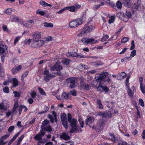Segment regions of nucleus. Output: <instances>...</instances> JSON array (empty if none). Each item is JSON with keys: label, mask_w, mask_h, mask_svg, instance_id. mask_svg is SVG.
Here are the masks:
<instances>
[{"label": "nucleus", "mask_w": 145, "mask_h": 145, "mask_svg": "<svg viewBox=\"0 0 145 145\" xmlns=\"http://www.w3.org/2000/svg\"><path fill=\"white\" fill-rule=\"evenodd\" d=\"M68 119L69 122L71 123V126L72 128L69 132L71 133L77 132V129L79 127L77 125V120L74 119H72L71 115L69 114L68 115Z\"/></svg>", "instance_id": "1"}, {"label": "nucleus", "mask_w": 145, "mask_h": 145, "mask_svg": "<svg viewBox=\"0 0 145 145\" xmlns=\"http://www.w3.org/2000/svg\"><path fill=\"white\" fill-rule=\"evenodd\" d=\"M63 69L62 66L60 65L59 63L58 62H56L55 64L53 66H50V69L51 71H55V72H53L52 73L53 74H57L59 75H61V72L58 73V72L59 71Z\"/></svg>", "instance_id": "2"}, {"label": "nucleus", "mask_w": 145, "mask_h": 145, "mask_svg": "<svg viewBox=\"0 0 145 145\" xmlns=\"http://www.w3.org/2000/svg\"><path fill=\"white\" fill-rule=\"evenodd\" d=\"M94 28V27L93 26H88L87 25H85L83 29H82L81 33L78 34V35L80 37L82 34L85 35H87L91 32Z\"/></svg>", "instance_id": "3"}, {"label": "nucleus", "mask_w": 145, "mask_h": 145, "mask_svg": "<svg viewBox=\"0 0 145 145\" xmlns=\"http://www.w3.org/2000/svg\"><path fill=\"white\" fill-rule=\"evenodd\" d=\"M82 19L81 18H77L70 22L69 23V27L71 28H74L82 24Z\"/></svg>", "instance_id": "4"}, {"label": "nucleus", "mask_w": 145, "mask_h": 145, "mask_svg": "<svg viewBox=\"0 0 145 145\" xmlns=\"http://www.w3.org/2000/svg\"><path fill=\"white\" fill-rule=\"evenodd\" d=\"M49 121L47 120H45L42 122L40 130L42 131H47L49 132L52 131V129L49 125Z\"/></svg>", "instance_id": "5"}, {"label": "nucleus", "mask_w": 145, "mask_h": 145, "mask_svg": "<svg viewBox=\"0 0 145 145\" xmlns=\"http://www.w3.org/2000/svg\"><path fill=\"white\" fill-rule=\"evenodd\" d=\"M7 50V46L3 43H1V56L2 62H4V59L6 56V52Z\"/></svg>", "instance_id": "6"}, {"label": "nucleus", "mask_w": 145, "mask_h": 145, "mask_svg": "<svg viewBox=\"0 0 145 145\" xmlns=\"http://www.w3.org/2000/svg\"><path fill=\"white\" fill-rule=\"evenodd\" d=\"M105 122L103 118H100L95 127V129L97 132L101 131L103 129V125H105Z\"/></svg>", "instance_id": "7"}, {"label": "nucleus", "mask_w": 145, "mask_h": 145, "mask_svg": "<svg viewBox=\"0 0 145 145\" xmlns=\"http://www.w3.org/2000/svg\"><path fill=\"white\" fill-rule=\"evenodd\" d=\"M43 73V74L45 75L44 77V79L46 82L49 81L50 79L55 77V75L49 74V71L47 70L44 71Z\"/></svg>", "instance_id": "8"}, {"label": "nucleus", "mask_w": 145, "mask_h": 145, "mask_svg": "<svg viewBox=\"0 0 145 145\" xmlns=\"http://www.w3.org/2000/svg\"><path fill=\"white\" fill-rule=\"evenodd\" d=\"M44 42L43 40L40 41L33 40V43L31 45V47L34 48H40L44 44Z\"/></svg>", "instance_id": "9"}, {"label": "nucleus", "mask_w": 145, "mask_h": 145, "mask_svg": "<svg viewBox=\"0 0 145 145\" xmlns=\"http://www.w3.org/2000/svg\"><path fill=\"white\" fill-rule=\"evenodd\" d=\"M80 82V87L84 89L88 90L90 89V87L88 84L85 83L83 79L80 78L79 79Z\"/></svg>", "instance_id": "10"}, {"label": "nucleus", "mask_w": 145, "mask_h": 145, "mask_svg": "<svg viewBox=\"0 0 145 145\" xmlns=\"http://www.w3.org/2000/svg\"><path fill=\"white\" fill-rule=\"evenodd\" d=\"M75 81V79L74 78H68L66 80V82L69 85V87L71 88L74 87Z\"/></svg>", "instance_id": "11"}, {"label": "nucleus", "mask_w": 145, "mask_h": 145, "mask_svg": "<svg viewBox=\"0 0 145 145\" xmlns=\"http://www.w3.org/2000/svg\"><path fill=\"white\" fill-rule=\"evenodd\" d=\"M41 33L40 32L37 31L34 33L33 35V40H35L40 41L41 39Z\"/></svg>", "instance_id": "12"}, {"label": "nucleus", "mask_w": 145, "mask_h": 145, "mask_svg": "<svg viewBox=\"0 0 145 145\" xmlns=\"http://www.w3.org/2000/svg\"><path fill=\"white\" fill-rule=\"evenodd\" d=\"M108 75L107 72H102L101 73L99 76H95V80L101 81L103 79L105 78Z\"/></svg>", "instance_id": "13"}, {"label": "nucleus", "mask_w": 145, "mask_h": 145, "mask_svg": "<svg viewBox=\"0 0 145 145\" xmlns=\"http://www.w3.org/2000/svg\"><path fill=\"white\" fill-rule=\"evenodd\" d=\"M126 88L127 89V91L128 95L132 97H133V94L134 93V91L135 90V88L134 86H132L131 88L133 89V91L129 88V86H126Z\"/></svg>", "instance_id": "14"}, {"label": "nucleus", "mask_w": 145, "mask_h": 145, "mask_svg": "<svg viewBox=\"0 0 145 145\" xmlns=\"http://www.w3.org/2000/svg\"><path fill=\"white\" fill-rule=\"evenodd\" d=\"M45 134V132L44 131H42L40 130V132L37 134L34 137V138L37 140H41L42 136H44Z\"/></svg>", "instance_id": "15"}, {"label": "nucleus", "mask_w": 145, "mask_h": 145, "mask_svg": "<svg viewBox=\"0 0 145 145\" xmlns=\"http://www.w3.org/2000/svg\"><path fill=\"white\" fill-rule=\"evenodd\" d=\"M11 80L13 87H16L18 85L20 82L16 78H13Z\"/></svg>", "instance_id": "16"}, {"label": "nucleus", "mask_w": 145, "mask_h": 145, "mask_svg": "<svg viewBox=\"0 0 145 145\" xmlns=\"http://www.w3.org/2000/svg\"><path fill=\"white\" fill-rule=\"evenodd\" d=\"M68 133H64L60 135V137L61 138L65 140H68L70 139V137L68 135Z\"/></svg>", "instance_id": "17"}, {"label": "nucleus", "mask_w": 145, "mask_h": 145, "mask_svg": "<svg viewBox=\"0 0 145 145\" xmlns=\"http://www.w3.org/2000/svg\"><path fill=\"white\" fill-rule=\"evenodd\" d=\"M122 3L126 7H130L131 6L130 0H121Z\"/></svg>", "instance_id": "18"}, {"label": "nucleus", "mask_w": 145, "mask_h": 145, "mask_svg": "<svg viewBox=\"0 0 145 145\" xmlns=\"http://www.w3.org/2000/svg\"><path fill=\"white\" fill-rule=\"evenodd\" d=\"M9 136V135H5L1 138V145H4L7 142V141L4 142L3 141L8 138Z\"/></svg>", "instance_id": "19"}, {"label": "nucleus", "mask_w": 145, "mask_h": 145, "mask_svg": "<svg viewBox=\"0 0 145 145\" xmlns=\"http://www.w3.org/2000/svg\"><path fill=\"white\" fill-rule=\"evenodd\" d=\"M94 120L93 118L90 117L86 119V125H89L93 123Z\"/></svg>", "instance_id": "20"}, {"label": "nucleus", "mask_w": 145, "mask_h": 145, "mask_svg": "<svg viewBox=\"0 0 145 145\" xmlns=\"http://www.w3.org/2000/svg\"><path fill=\"white\" fill-rule=\"evenodd\" d=\"M127 76V74L124 72H122L119 74L117 76V79L118 80L122 79Z\"/></svg>", "instance_id": "21"}, {"label": "nucleus", "mask_w": 145, "mask_h": 145, "mask_svg": "<svg viewBox=\"0 0 145 145\" xmlns=\"http://www.w3.org/2000/svg\"><path fill=\"white\" fill-rule=\"evenodd\" d=\"M20 133V131L17 133L16 134L9 142L8 143V145H10V144L14 141L15 140L16 138L19 135Z\"/></svg>", "instance_id": "22"}, {"label": "nucleus", "mask_w": 145, "mask_h": 145, "mask_svg": "<svg viewBox=\"0 0 145 145\" xmlns=\"http://www.w3.org/2000/svg\"><path fill=\"white\" fill-rule=\"evenodd\" d=\"M69 96V94L66 92L63 93L61 96L60 99L61 100H63L65 99H67Z\"/></svg>", "instance_id": "23"}, {"label": "nucleus", "mask_w": 145, "mask_h": 145, "mask_svg": "<svg viewBox=\"0 0 145 145\" xmlns=\"http://www.w3.org/2000/svg\"><path fill=\"white\" fill-rule=\"evenodd\" d=\"M111 114L110 112H103V117L104 118H109L111 116Z\"/></svg>", "instance_id": "24"}, {"label": "nucleus", "mask_w": 145, "mask_h": 145, "mask_svg": "<svg viewBox=\"0 0 145 145\" xmlns=\"http://www.w3.org/2000/svg\"><path fill=\"white\" fill-rule=\"evenodd\" d=\"M18 102L16 101L14 104V106L11 112L12 114H13L15 112L17 108H18Z\"/></svg>", "instance_id": "25"}, {"label": "nucleus", "mask_w": 145, "mask_h": 145, "mask_svg": "<svg viewBox=\"0 0 145 145\" xmlns=\"http://www.w3.org/2000/svg\"><path fill=\"white\" fill-rule=\"evenodd\" d=\"M66 10H68L69 11L74 12L76 10L74 6L73 5L72 6H68L65 7Z\"/></svg>", "instance_id": "26"}, {"label": "nucleus", "mask_w": 145, "mask_h": 145, "mask_svg": "<svg viewBox=\"0 0 145 145\" xmlns=\"http://www.w3.org/2000/svg\"><path fill=\"white\" fill-rule=\"evenodd\" d=\"M8 108L7 105L4 103L3 102H2L1 103V110H5Z\"/></svg>", "instance_id": "27"}, {"label": "nucleus", "mask_w": 145, "mask_h": 145, "mask_svg": "<svg viewBox=\"0 0 145 145\" xmlns=\"http://www.w3.org/2000/svg\"><path fill=\"white\" fill-rule=\"evenodd\" d=\"M40 4L44 7L49 6L51 7L52 6V5L48 4L43 1H40Z\"/></svg>", "instance_id": "28"}, {"label": "nucleus", "mask_w": 145, "mask_h": 145, "mask_svg": "<svg viewBox=\"0 0 145 145\" xmlns=\"http://www.w3.org/2000/svg\"><path fill=\"white\" fill-rule=\"evenodd\" d=\"M79 67H80L82 69H86L89 68V66L87 65H84L82 63L80 64Z\"/></svg>", "instance_id": "29"}, {"label": "nucleus", "mask_w": 145, "mask_h": 145, "mask_svg": "<svg viewBox=\"0 0 145 145\" xmlns=\"http://www.w3.org/2000/svg\"><path fill=\"white\" fill-rule=\"evenodd\" d=\"M11 17L12 18V20L13 22H20L19 19L15 15H12L11 16Z\"/></svg>", "instance_id": "30"}, {"label": "nucleus", "mask_w": 145, "mask_h": 145, "mask_svg": "<svg viewBox=\"0 0 145 145\" xmlns=\"http://www.w3.org/2000/svg\"><path fill=\"white\" fill-rule=\"evenodd\" d=\"M97 104L98 105L99 109H102L103 108V105L101 103V101L100 100L98 99L97 100Z\"/></svg>", "instance_id": "31"}, {"label": "nucleus", "mask_w": 145, "mask_h": 145, "mask_svg": "<svg viewBox=\"0 0 145 145\" xmlns=\"http://www.w3.org/2000/svg\"><path fill=\"white\" fill-rule=\"evenodd\" d=\"M62 61L65 65H67L70 63V60L69 59L66 58L63 60Z\"/></svg>", "instance_id": "32"}, {"label": "nucleus", "mask_w": 145, "mask_h": 145, "mask_svg": "<svg viewBox=\"0 0 145 145\" xmlns=\"http://www.w3.org/2000/svg\"><path fill=\"white\" fill-rule=\"evenodd\" d=\"M44 27H53V24L50 23L44 22L43 24Z\"/></svg>", "instance_id": "33"}, {"label": "nucleus", "mask_w": 145, "mask_h": 145, "mask_svg": "<svg viewBox=\"0 0 145 145\" xmlns=\"http://www.w3.org/2000/svg\"><path fill=\"white\" fill-rule=\"evenodd\" d=\"M66 116V114L65 113L61 114L60 116L61 121L67 120Z\"/></svg>", "instance_id": "34"}, {"label": "nucleus", "mask_w": 145, "mask_h": 145, "mask_svg": "<svg viewBox=\"0 0 145 145\" xmlns=\"http://www.w3.org/2000/svg\"><path fill=\"white\" fill-rule=\"evenodd\" d=\"M88 44H94L97 42L96 41H95L93 39L88 38L87 41Z\"/></svg>", "instance_id": "35"}, {"label": "nucleus", "mask_w": 145, "mask_h": 145, "mask_svg": "<svg viewBox=\"0 0 145 145\" xmlns=\"http://www.w3.org/2000/svg\"><path fill=\"white\" fill-rule=\"evenodd\" d=\"M104 5V3L103 2H101L100 4L98 5H95L93 7V10H95L99 8L101 6H103Z\"/></svg>", "instance_id": "36"}, {"label": "nucleus", "mask_w": 145, "mask_h": 145, "mask_svg": "<svg viewBox=\"0 0 145 145\" xmlns=\"http://www.w3.org/2000/svg\"><path fill=\"white\" fill-rule=\"evenodd\" d=\"M62 124L64 127L66 129H67L68 127V124L67 120L62 121Z\"/></svg>", "instance_id": "37"}, {"label": "nucleus", "mask_w": 145, "mask_h": 145, "mask_svg": "<svg viewBox=\"0 0 145 145\" xmlns=\"http://www.w3.org/2000/svg\"><path fill=\"white\" fill-rule=\"evenodd\" d=\"M97 80H96L93 81L91 84L92 86L95 88L97 87V86L99 82Z\"/></svg>", "instance_id": "38"}, {"label": "nucleus", "mask_w": 145, "mask_h": 145, "mask_svg": "<svg viewBox=\"0 0 145 145\" xmlns=\"http://www.w3.org/2000/svg\"><path fill=\"white\" fill-rule=\"evenodd\" d=\"M24 137V135H21L17 140V143L18 145H19L20 143L21 142L22 139H23Z\"/></svg>", "instance_id": "39"}, {"label": "nucleus", "mask_w": 145, "mask_h": 145, "mask_svg": "<svg viewBox=\"0 0 145 145\" xmlns=\"http://www.w3.org/2000/svg\"><path fill=\"white\" fill-rule=\"evenodd\" d=\"M117 8L119 9L121 8L122 5L121 2L120 1H118L116 3Z\"/></svg>", "instance_id": "40"}, {"label": "nucleus", "mask_w": 145, "mask_h": 145, "mask_svg": "<svg viewBox=\"0 0 145 145\" xmlns=\"http://www.w3.org/2000/svg\"><path fill=\"white\" fill-rule=\"evenodd\" d=\"M36 14H39L42 16H44L45 14L46 13L43 11H40L39 9H38L36 12Z\"/></svg>", "instance_id": "41"}, {"label": "nucleus", "mask_w": 145, "mask_h": 145, "mask_svg": "<svg viewBox=\"0 0 145 145\" xmlns=\"http://www.w3.org/2000/svg\"><path fill=\"white\" fill-rule=\"evenodd\" d=\"M115 19V16H112L110 18L109 20L108 21V23L110 24H111V23L113 22Z\"/></svg>", "instance_id": "42"}, {"label": "nucleus", "mask_w": 145, "mask_h": 145, "mask_svg": "<svg viewBox=\"0 0 145 145\" xmlns=\"http://www.w3.org/2000/svg\"><path fill=\"white\" fill-rule=\"evenodd\" d=\"M109 37L107 35H104L101 39L102 42L105 41Z\"/></svg>", "instance_id": "43"}, {"label": "nucleus", "mask_w": 145, "mask_h": 145, "mask_svg": "<svg viewBox=\"0 0 145 145\" xmlns=\"http://www.w3.org/2000/svg\"><path fill=\"white\" fill-rule=\"evenodd\" d=\"M81 41L83 44L86 45L88 44L87 41L88 38H83L81 40Z\"/></svg>", "instance_id": "44"}, {"label": "nucleus", "mask_w": 145, "mask_h": 145, "mask_svg": "<svg viewBox=\"0 0 145 145\" xmlns=\"http://www.w3.org/2000/svg\"><path fill=\"white\" fill-rule=\"evenodd\" d=\"M38 89L41 94L45 96L46 95V93L43 89L39 87L38 88Z\"/></svg>", "instance_id": "45"}, {"label": "nucleus", "mask_w": 145, "mask_h": 145, "mask_svg": "<svg viewBox=\"0 0 145 145\" xmlns=\"http://www.w3.org/2000/svg\"><path fill=\"white\" fill-rule=\"evenodd\" d=\"M28 74V72L27 71H25L21 76V80H23L25 77H26Z\"/></svg>", "instance_id": "46"}, {"label": "nucleus", "mask_w": 145, "mask_h": 145, "mask_svg": "<svg viewBox=\"0 0 145 145\" xmlns=\"http://www.w3.org/2000/svg\"><path fill=\"white\" fill-rule=\"evenodd\" d=\"M121 20L125 22H127L128 21V18L126 17V16L123 13V15L122 16L121 18Z\"/></svg>", "instance_id": "47"}, {"label": "nucleus", "mask_w": 145, "mask_h": 145, "mask_svg": "<svg viewBox=\"0 0 145 145\" xmlns=\"http://www.w3.org/2000/svg\"><path fill=\"white\" fill-rule=\"evenodd\" d=\"M3 29L4 31H5L7 33H8L9 31L7 27V26L6 25H3L2 26Z\"/></svg>", "instance_id": "48"}, {"label": "nucleus", "mask_w": 145, "mask_h": 145, "mask_svg": "<svg viewBox=\"0 0 145 145\" xmlns=\"http://www.w3.org/2000/svg\"><path fill=\"white\" fill-rule=\"evenodd\" d=\"M12 11V8H8L4 11V12L8 14H10Z\"/></svg>", "instance_id": "49"}, {"label": "nucleus", "mask_w": 145, "mask_h": 145, "mask_svg": "<svg viewBox=\"0 0 145 145\" xmlns=\"http://www.w3.org/2000/svg\"><path fill=\"white\" fill-rule=\"evenodd\" d=\"M136 55V50H133L131 52L130 55L131 57H133Z\"/></svg>", "instance_id": "50"}, {"label": "nucleus", "mask_w": 145, "mask_h": 145, "mask_svg": "<svg viewBox=\"0 0 145 145\" xmlns=\"http://www.w3.org/2000/svg\"><path fill=\"white\" fill-rule=\"evenodd\" d=\"M129 40V38L128 37H124L121 40V42L122 43H125L128 41Z\"/></svg>", "instance_id": "51"}, {"label": "nucleus", "mask_w": 145, "mask_h": 145, "mask_svg": "<svg viewBox=\"0 0 145 145\" xmlns=\"http://www.w3.org/2000/svg\"><path fill=\"white\" fill-rule=\"evenodd\" d=\"M11 82V79H9L8 80L4 82L3 83V84L5 85H8L9 83Z\"/></svg>", "instance_id": "52"}, {"label": "nucleus", "mask_w": 145, "mask_h": 145, "mask_svg": "<svg viewBox=\"0 0 145 145\" xmlns=\"http://www.w3.org/2000/svg\"><path fill=\"white\" fill-rule=\"evenodd\" d=\"M133 7V8L138 10H139L140 8V5H137L135 4H134Z\"/></svg>", "instance_id": "53"}, {"label": "nucleus", "mask_w": 145, "mask_h": 145, "mask_svg": "<svg viewBox=\"0 0 145 145\" xmlns=\"http://www.w3.org/2000/svg\"><path fill=\"white\" fill-rule=\"evenodd\" d=\"M3 91L6 93H8L9 92V89L8 86L5 87L3 89Z\"/></svg>", "instance_id": "54"}, {"label": "nucleus", "mask_w": 145, "mask_h": 145, "mask_svg": "<svg viewBox=\"0 0 145 145\" xmlns=\"http://www.w3.org/2000/svg\"><path fill=\"white\" fill-rule=\"evenodd\" d=\"M100 87L102 89L105 91L107 92L108 91V88L107 87L101 86Z\"/></svg>", "instance_id": "55"}, {"label": "nucleus", "mask_w": 145, "mask_h": 145, "mask_svg": "<svg viewBox=\"0 0 145 145\" xmlns=\"http://www.w3.org/2000/svg\"><path fill=\"white\" fill-rule=\"evenodd\" d=\"M13 93L14 95V97H20V94L17 91H13Z\"/></svg>", "instance_id": "56"}, {"label": "nucleus", "mask_w": 145, "mask_h": 145, "mask_svg": "<svg viewBox=\"0 0 145 145\" xmlns=\"http://www.w3.org/2000/svg\"><path fill=\"white\" fill-rule=\"evenodd\" d=\"M44 111H42L40 112H39V114H41L44 113L46 112L47 111H48L49 110L48 108L46 106H45L44 107Z\"/></svg>", "instance_id": "57"}, {"label": "nucleus", "mask_w": 145, "mask_h": 145, "mask_svg": "<svg viewBox=\"0 0 145 145\" xmlns=\"http://www.w3.org/2000/svg\"><path fill=\"white\" fill-rule=\"evenodd\" d=\"M131 46L130 47V50H132L133 49L135 48V44L134 43V40H132L131 42Z\"/></svg>", "instance_id": "58"}, {"label": "nucleus", "mask_w": 145, "mask_h": 145, "mask_svg": "<svg viewBox=\"0 0 145 145\" xmlns=\"http://www.w3.org/2000/svg\"><path fill=\"white\" fill-rule=\"evenodd\" d=\"M140 89L142 92L143 93H145V86H143V84H142V86H141V85H140Z\"/></svg>", "instance_id": "59"}, {"label": "nucleus", "mask_w": 145, "mask_h": 145, "mask_svg": "<svg viewBox=\"0 0 145 145\" xmlns=\"http://www.w3.org/2000/svg\"><path fill=\"white\" fill-rule=\"evenodd\" d=\"M117 16L121 20V18L123 15V13L122 12L117 13L116 14Z\"/></svg>", "instance_id": "60"}, {"label": "nucleus", "mask_w": 145, "mask_h": 145, "mask_svg": "<svg viewBox=\"0 0 145 145\" xmlns=\"http://www.w3.org/2000/svg\"><path fill=\"white\" fill-rule=\"evenodd\" d=\"M71 56L72 57H77V53H76L74 52H70Z\"/></svg>", "instance_id": "61"}, {"label": "nucleus", "mask_w": 145, "mask_h": 145, "mask_svg": "<svg viewBox=\"0 0 145 145\" xmlns=\"http://www.w3.org/2000/svg\"><path fill=\"white\" fill-rule=\"evenodd\" d=\"M126 14L127 18H130L131 17L132 14L130 12L127 11H126Z\"/></svg>", "instance_id": "62"}, {"label": "nucleus", "mask_w": 145, "mask_h": 145, "mask_svg": "<svg viewBox=\"0 0 145 145\" xmlns=\"http://www.w3.org/2000/svg\"><path fill=\"white\" fill-rule=\"evenodd\" d=\"M139 104L140 105L142 106H144V103L142 99H139Z\"/></svg>", "instance_id": "63"}, {"label": "nucleus", "mask_w": 145, "mask_h": 145, "mask_svg": "<svg viewBox=\"0 0 145 145\" xmlns=\"http://www.w3.org/2000/svg\"><path fill=\"white\" fill-rule=\"evenodd\" d=\"M48 117L50 119V121L53 123L54 122V119L53 116L51 114L48 115Z\"/></svg>", "instance_id": "64"}]
</instances>
